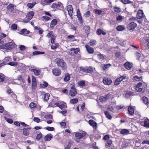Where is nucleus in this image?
<instances>
[{
    "mask_svg": "<svg viewBox=\"0 0 149 149\" xmlns=\"http://www.w3.org/2000/svg\"><path fill=\"white\" fill-rule=\"evenodd\" d=\"M112 143V141L111 140H109L107 141V143L106 144V147H107V146L109 147L111 146Z\"/></svg>",
    "mask_w": 149,
    "mask_h": 149,
    "instance_id": "8fccbe9b",
    "label": "nucleus"
},
{
    "mask_svg": "<svg viewBox=\"0 0 149 149\" xmlns=\"http://www.w3.org/2000/svg\"><path fill=\"white\" fill-rule=\"evenodd\" d=\"M104 113L106 117L109 119H111L112 118V116L111 115L109 114L108 111H105Z\"/></svg>",
    "mask_w": 149,
    "mask_h": 149,
    "instance_id": "37998d69",
    "label": "nucleus"
},
{
    "mask_svg": "<svg viewBox=\"0 0 149 149\" xmlns=\"http://www.w3.org/2000/svg\"><path fill=\"white\" fill-rule=\"evenodd\" d=\"M93 11L96 14L98 15H101L102 13V10L98 9H94Z\"/></svg>",
    "mask_w": 149,
    "mask_h": 149,
    "instance_id": "58836bf2",
    "label": "nucleus"
},
{
    "mask_svg": "<svg viewBox=\"0 0 149 149\" xmlns=\"http://www.w3.org/2000/svg\"><path fill=\"white\" fill-rule=\"evenodd\" d=\"M78 99L77 98H74L71 99L70 101L71 104H75L77 103Z\"/></svg>",
    "mask_w": 149,
    "mask_h": 149,
    "instance_id": "4c0bfd02",
    "label": "nucleus"
},
{
    "mask_svg": "<svg viewBox=\"0 0 149 149\" xmlns=\"http://www.w3.org/2000/svg\"><path fill=\"white\" fill-rule=\"evenodd\" d=\"M142 86V83L139 82L138 83L135 88L137 92H143L144 91L143 90Z\"/></svg>",
    "mask_w": 149,
    "mask_h": 149,
    "instance_id": "f8f14e48",
    "label": "nucleus"
},
{
    "mask_svg": "<svg viewBox=\"0 0 149 149\" xmlns=\"http://www.w3.org/2000/svg\"><path fill=\"white\" fill-rule=\"evenodd\" d=\"M45 53L43 52H41L39 51H35L33 52V54L34 55L40 54H44Z\"/></svg>",
    "mask_w": 149,
    "mask_h": 149,
    "instance_id": "4d7b16f0",
    "label": "nucleus"
},
{
    "mask_svg": "<svg viewBox=\"0 0 149 149\" xmlns=\"http://www.w3.org/2000/svg\"><path fill=\"white\" fill-rule=\"evenodd\" d=\"M46 129L48 131H53L54 130V128L53 127H49L48 126L46 127Z\"/></svg>",
    "mask_w": 149,
    "mask_h": 149,
    "instance_id": "052dcab7",
    "label": "nucleus"
},
{
    "mask_svg": "<svg viewBox=\"0 0 149 149\" xmlns=\"http://www.w3.org/2000/svg\"><path fill=\"white\" fill-rule=\"evenodd\" d=\"M56 61L58 66L61 67L63 70L66 69V64L63 60L62 59L57 58L56 60Z\"/></svg>",
    "mask_w": 149,
    "mask_h": 149,
    "instance_id": "f257e3e1",
    "label": "nucleus"
},
{
    "mask_svg": "<svg viewBox=\"0 0 149 149\" xmlns=\"http://www.w3.org/2000/svg\"><path fill=\"white\" fill-rule=\"evenodd\" d=\"M86 70H87V72H90L92 71H93V69L92 68L89 67L87 68H86Z\"/></svg>",
    "mask_w": 149,
    "mask_h": 149,
    "instance_id": "e2e57ef3",
    "label": "nucleus"
},
{
    "mask_svg": "<svg viewBox=\"0 0 149 149\" xmlns=\"http://www.w3.org/2000/svg\"><path fill=\"white\" fill-rule=\"evenodd\" d=\"M70 75L69 74H66L65 75L64 81H68L70 80Z\"/></svg>",
    "mask_w": 149,
    "mask_h": 149,
    "instance_id": "473e14b6",
    "label": "nucleus"
},
{
    "mask_svg": "<svg viewBox=\"0 0 149 149\" xmlns=\"http://www.w3.org/2000/svg\"><path fill=\"white\" fill-rule=\"evenodd\" d=\"M62 6L61 3L58 2L57 3H54L52 5V7L53 8H56Z\"/></svg>",
    "mask_w": 149,
    "mask_h": 149,
    "instance_id": "393cba45",
    "label": "nucleus"
},
{
    "mask_svg": "<svg viewBox=\"0 0 149 149\" xmlns=\"http://www.w3.org/2000/svg\"><path fill=\"white\" fill-rule=\"evenodd\" d=\"M97 42L95 40H91L89 42V44L90 45L93 46L96 45Z\"/></svg>",
    "mask_w": 149,
    "mask_h": 149,
    "instance_id": "79ce46f5",
    "label": "nucleus"
},
{
    "mask_svg": "<svg viewBox=\"0 0 149 149\" xmlns=\"http://www.w3.org/2000/svg\"><path fill=\"white\" fill-rule=\"evenodd\" d=\"M53 135L51 134H47L45 137V139L46 141H49L52 138Z\"/></svg>",
    "mask_w": 149,
    "mask_h": 149,
    "instance_id": "bb28decb",
    "label": "nucleus"
},
{
    "mask_svg": "<svg viewBox=\"0 0 149 149\" xmlns=\"http://www.w3.org/2000/svg\"><path fill=\"white\" fill-rule=\"evenodd\" d=\"M4 44V45L5 46L6 49H11L15 47L14 44L12 42H8L5 43Z\"/></svg>",
    "mask_w": 149,
    "mask_h": 149,
    "instance_id": "6e6552de",
    "label": "nucleus"
},
{
    "mask_svg": "<svg viewBox=\"0 0 149 149\" xmlns=\"http://www.w3.org/2000/svg\"><path fill=\"white\" fill-rule=\"evenodd\" d=\"M112 97L110 93H108L104 97L101 96L100 97L99 100L101 102L104 101Z\"/></svg>",
    "mask_w": 149,
    "mask_h": 149,
    "instance_id": "1a4fd4ad",
    "label": "nucleus"
},
{
    "mask_svg": "<svg viewBox=\"0 0 149 149\" xmlns=\"http://www.w3.org/2000/svg\"><path fill=\"white\" fill-rule=\"evenodd\" d=\"M51 46V48L52 49H55L58 47L59 44L58 43H53Z\"/></svg>",
    "mask_w": 149,
    "mask_h": 149,
    "instance_id": "ea45409f",
    "label": "nucleus"
},
{
    "mask_svg": "<svg viewBox=\"0 0 149 149\" xmlns=\"http://www.w3.org/2000/svg\"><path fill=\"white\" fill-rule=\"evenodd\" d=\"M114 11L116 13H119L121 11V9L120 8L117 7H114L113 8Z\"/></svg>",
    "mask_w": 149,
    "mask_h": 149,
    "instance_id": "a19ab883",
    "label": "nucleus"
},
{
    "mask_svg": "<svg viewBox=\"0 0 149 149\" xmlns=\"http://www.w3.org/2000/svg\"><path fill=\"white\" fill-rule=\"evenodd\" d=\"M96 33L98 35H100L102 34L104 35H105L106 34L105 32H104L100 29H97V30Z\"/></svg>",
    "mask_w": 149,
    "mask_h": 149,
    "instance_id": "c756f323",
    "label": "nucleus"
},
{
    "mask_svg": "<svg viewBox=\"0 0 149 149\" xmlns=\"http://www.w3.org/2000/svg\"><path fill=\"white\" fill-rule=\"evenodd\" d=\"M85 46L86 49L88 53L92 54L94 53V49L93 48L87 45H86Z\"/></svg>",
    "mask_w": 149,
    "mask_h": 149,
    "instance_id": "f3484780",
    "label": "nucleus"
},
{
    "mask_svg": "<svg viewBox=\"0 0 149 149\" xmlns=\"http://www.w3.org/2000/svg\"><path fill=\"white\" fill-rule=\"evenodd\" d=\"M36 104L32 102H31L29 105L30 107L31 108H33L36 107Z\"/></svg>",
    "mask_w": 149,
    "mask_h": 149,
    "instance_id": "bf43d9fd",
    "label": "nucleus"
},
{
    "mask_svg": "<svg viewBox=\"0 0 149 149\" xmlns=\"http://www.w3.org/2000/svg\"><path fill=\"white\" fill-rule=\"evenodd\" d=\"M89 124L91 125L94 129L96 130L97 127V124L93 120H90L88 121Z\"/></svg>",
    "mask_w": 149,
    "mask_h": 149,
    "instance_id": "dca6fc26",
    "label": "nucleus"
},
{
    "mask_svg": "<svg viewBox=\"0 0 149 149\" xmlns=\"http://www.w3.org/2000/svg\"><path fill=\"white\" fill-rule=\"evenodd\" d=\"M90 15V12L89 11H88L86 12L84 15V16L86 17H88Z\"/></svg>",
    "mask_w": 149,
    "mask_h": 149,
    "instance_id": "5fc2aeb1",
    "label": "nucleus"
},
{
    "mask_svg": "<svg viewBox=\"0 0 149 149\" xmlns=\"http://www.w3.org/2000/svg\"><path fill=\"white\" fill-rule=\"evenodd\" d=\"M77 17L78 18V19L81 22H82V18L81 15L79 10V9H78L77 10Z\"/></svg>",
    "mask_w": 149,
    "mask_h": 149,
    "instance_id": "b1692460",
    "label": "nucleus"
},
{
    "mask_svg": "<svg viewBox=\"0 0 149 149\" xmlns=\"http://www.w3.org/2000/svg\"><path fill=\"white\" fill-rule=\"evenodd\" d=\"M120 1L124 4H125L132 3V2L129 0H120Z\"/></svg>",
    "mask_w": 149,
    "mask_h": 149,
    "instance_id": "c03bdc74",
    "label": "nucleus"
},
{
    "mask_svg": "<svg viewBox=\"0 0 149 149\" xmlns=\"http://www.w3.org/2000/svg\"><path fill=\"white\" fill-rule=\"evenodd\" d=\"M141 124L146 127H149V120H145L143 122H141Z\"/></svg>",
    "mask_w": 149,
    "mask_h": 149,
    "instance_id": "412c9836",
    "label": "nucleus"
},
{
    "mask_svg": "<svg viewBox=\"0 0 149 149\" xmlns=\"http://www.w3.org/2000/svg\"><path fill=\"white\" fill-rule=\"evenodd\" d=\"M141 100L146 105H148L149 104V102L148 98L145 96H143L141 98Z\"/></svg>",
    "mask_w": 149,
    "mask_h": 149,
    "instance_id": "aec40b11",
    "label": "nucleus"
},
{
    "mask_svg": "<svg viewBox=\"0 0 149 149\" xmlns=\"http://www.w3.org/2000/svg\"><path fill=\"white\" fill-rule=\"evenodd\" d=\"M48 85V84L45 81H44L43 82V84H41L40 85V86L42 88H44L47 87Z\"/></svg>",
    "mask_w": 149,
    "mask_h": 149,
    "instance_id": "09e8293b",
    "label": "nucleus"
},
{
    "mask_svg": "<svg viewBox=\"0 0 149 149\" xmlns=\"http://www.w3.org/2000/svg\"><path fill=\"white\" fill-rule=\"evenodd\" d=\"M110 139L109 136V135H106L104 136V137L103 139L105 140H107L108 141L109 140V139Z\"/></svg>",
    "mask_w": 149,
    "mask_h": 149,
    "instance_id": "0e129e2a",
    "label": "nucleus"
},
{
    "mask_svg": "<svg viewBox=\"0 0 149 149\" xmlns=\"http://www.w3.org/2000/svg\"><path fill=\"white\" fill-rule=\"evenodd\" d=\"M32 88L33 89H35L37 87V83L35 78L33 76H32Z\"/></svg>",
    "mask_w": 149,
    "mask_h": 149,
    "instance_id": "a211bd4d",
    "label": "nucleus"
},
{
    "mask_svg": "<svg viewBox=\"0 0 149 149\" xmlns=\"http://www.w3.org/2000/svg\"><path fill=\"white\" fill-rule=\"evenodd\" d=\"M42 18L43 19H45L46 21L49 20L51 19V18L50 17H48L47 16H43L42 17Z\"/></svg>",
    "mask_w": 149,
    "mask_h": 149,
    "instance_id": "338daca9",
    "label": "nucleus"
},
{
    "mask_svg": "<svg viewBox=\"0 0 149 149\" xmlns=\"http://www.w3.org/2000/svg\"><path fill=\"white\" fill-rule=\"evenodd\" d=\"M4 118L5 119V120L8 123H13V120L11 119H10V118H7L6 117H4Z\"/></svg>",
    "mask_w": 149,
    "mask_h": 149,
    "instance_id": "603ef678",
    "label": "nucleus"
},
{
    "mask_svg": "<svg viewBox=\"0 0 149 149\" xmlns=\"http://www.w3.org/2000/svg\"><path fill=\"white\" fill-rule=\"evenodd\" d=\"M86 135L85 132H77L75 134V136L76 139V141L79 142V140L82 138L84 136Z\"/></svg>",
    "mask_w": 149,
    "mask_h": 149,
    "instance_id": "20e7f679",
    "label": "nucleus"
},
{
    "mask_svg": "<svg viewBox=\"0 0 149 149\" xmlns=\"http://www.w3.org/2000/svg\"><path fill=\"white\" fill-rule=\"evenodd\" d=\"M136 26V24L133 22L128 24L127 28L129 30H134Z\"/></svg>",
    "mask_w": 149,
    "mask_h": 149,
    "instance_id": "9b49d317",
    "label": "nucleus"
},
{
    "mask_svg": "<svg viewBox=\"0 0 149 149\" xmlns=\"http://www.w3.org/2000/svg\"><path fill=\"white\" fill-rule=\"evenodd\" d=\"M141 79V77H138L137 76H135L134 77L133 80L136 81H139Z\"/></svg>",
    "mask_w": 149,
    "mask_h": 149,
    "instance_id": "de8ad7c7",
    "label": "nucleus"
},
{
    "mask_svg": "<svg viewBox=\"0 0 149 149\" xmlns=\"http://www.w3.org/2000/svg\"><path fill=\"white\" fill-rule=\"evenodd\" d=\"M19 48L21 51L24 50L25 49V47L24 45H21L20 46Z\"/></svg>",
    "mask_w": 149,
    "mask_h": 149,
    "instance_id": "69168bd1",
    "label": "nucleus"
},
{
    "mask_svg": "<svg viewBox=\"0 0 149 149\" xmlns=\"http://www.w3.org/2000/svg\"><path fill=\"white\" fill-rule=\"evenodd\" d=\"M6 92L8 94H12L11 95H15L11 89L9 88L7 90Z\"/></svg>",
    "mask_w": 149,
    "mask_h": 149,
    "instance_id": "864d4df0",
    "label": "nucleus"
},
{
    "mask_svg": "<svg viewBox=\"0 0 149 149\" xmlns=\"http://www.w3.org/2000/svg\"><path fill=\"white\" fill-rule=\"evenodd\" d=\"M120 133L122 134H130V131L128 130L123 129L120 131Z\"/></svg>",
    "mask_w": 149,
    "mask_h": 149,
    "instance_id": "cd10ccee",
    "label": "nucleus"
},
{
    "mask_svg": "<svg viewBox=\"0 0 149 149\" xmlns=\"http://www.w3.org/2000/svg\"><path fill=\"white\" fill-rule=\"evenodd\" d=\"M125 29V27L123 25H119L116 27V29L118 31H121L124 30Z\"/></svg>",
    "mask_w": 149,
    "mask_h": 149,
    "instance_id": "7c9ffc66",
    "label": "nucleus"
},
{
    "mask_svg": "<svg viewBox=\"0 0 149 149\" xmlns=\"http://www.w3.org/2000/svg\"><path fill=\"white\" fill-rule=\"evenodd\" d=\"M78 84L79 86H84L85 85V82L83 81H80L78 82Z\"/></svg>",
    "mask_w": 149,
    "mask_h": 149,
    "instance_id": "6e6d98bb",
    "label": "nucleus"
},
{
    "mask_svg": "<svg viewBox=\"0 0 149 149\" xmlns=\"http://www.w3.org/2000/svg\"><path fill=\"white\" fill-rule=\"evenodd\" d=\"M30 33L29 31H27L26 29H22L20 32V34L22 35H26Z\"/></svg>",
    "mask_w": 149,
    "mask_h": 149,
    "instance_id": "4be33fe9",
    "label": "nucleus"
},
{
    "mask_svg": "<svg viewBox=\"0 0 149 149\" xmlns=\"http://www.w3.org/2000/svg\"><path fill=\"white\" fill-rule=\"evenodd\" d=\"M42 136V134L41 133H40L37 135L36 137V138L37 139L39 140L41 138Z\"/></svg>",
    "mask_w": 149,
    "mask_h": 149,
    "instance_id": "774afa93",
    "label": "nucleus"
},
{
    "mask_svg": "<svg viewBox=\"0 0 149 149\" xmlns=\"http://www.w3.org/2000/svg\"><path fill=\"white\" fill-rule=\"evenodd\" d=\"M123 17L121 16V15H119L116 18V20L118 21H120L123 19Z\"/></svg>",
    "mask_w": 149,
    "mask_h": 149,
    "instance_id": "680f3d73",
    "label": "nucleus"
},
{
    "mask_svg": "<svg viewBox=\"0 0 149 149\" xmlns=\"http://www.w3.org/2000/svg\"><path fill=\"white\" fill-rule=\"evenodd\" d=\"M66 10L68 11V15L71 17L72 15L73 8L71 5H69L66 8Z\"/></svg>",
    "mask_w": 149,
    "mask_h": 149,
    "instance_id": "9d476101",
    "label": "nucleus"
},
{
    "mask_svg": "<svg viewBox=\"0 0 149 149\" xmlns=\"http://www.w3.org/2000/svg\"><path fill=\"white\" fill-rule=\"evenodd\" d=\"M59 104V107L61 109H62L65 108L66 106V103L63 101H60Z\"/></svg>",
    "mask_w": 149,
    "mask_h": 149,
    "instance_id": "72a5a7b5",
    "label": "nucleus"
},
{
    "mask_svg": "<svg viewBox=\"0 0 149 149\" xmlns=\"http://www.w3.org/2000/svg\"><path fill=\"white\" fill-rule=\"evenodd\" d=\"M145 17V16L144 15L143 11L142 10H139L137 13L136 14V18L137 19H140Z\"/></svg>",
    "mask_w": 149,
    "mask_h": 149,
    "instance_id": "423d86ee",
    "label": "nucleus"
},
{
    "mask_svg": "<svg viewBox=\"0 0 149 149\" xmlns=\"http://www.w3.org/2000/svg\"><path fill=\"white\" fill-rule=\"evenodd\" d=\"M34 13L33 11H31L25 17V19L24 20V22L27 23L33 17Z\"/></svg>",
    "mask_w": 149,
    "mask_h": 149,
    "instance_id": "7ed1b4c3",
    "label": "nucleus"
},
{
    "mask_svg": "<svg viewBox=\"0 0 149 149\" xmlns=\"http://www.w3.org/2000/svg\"><path fill=\"white\" fill-rule=\"evenodd\" d=\"M97 57L100 61H102L104 59V56L101 54H99L97 55Z\"/></svg>",
    "mask_w": 149,
    "mask_h": 149,
    "instance_id": "2f4dec72",
    "label": "nucleus"
},
{
    "mask_svg": "<svg viewBox=\"0 0 149 149\" xmlns=\"http://www.w3.org/2000/svg\"><path fill=\"white\" fill-rule=\"evenodd\" d=\"M77 93L76 88H75L74 86L73 85L71 86L69 91V95L71 97H74L77 94Z\"/></svg>",
    "mask_w": 149,
    "mask_h": 149,
    "instance_id": "39448f33",
    "label": "nucleus"
},
{
    "mask_svg": "<svg viewBox=\"0 0 149 149\" xmlns=\"http://www.w3.org/2000/svg\"><path fill=\"white\" fill-rule=\"evenodd\" d=\"M57 23V21L56 19H53L51 22L50 26L51 28H53Z\"/></svg>",
    "mask_w": 149,
    "mask_h": 149,
    "instance_id": "c85d7f7f",
    "label": "nucleus"
},
{
    "mask_svg": "<svg viewBox=\"0 0 149 149\" xmlns=\"http://www.w3.org/2000/svg\"><path fill=\"white\" fill-rule=\"evenodd\" d=\"M79 51V48H72L71 49L70 51H69V53L71 55H74L77 54Z\"/></svg>",
    "mask_w": 149,
    "mask_h": 149,
    "instance_id": "0eeeda50",
    "label": "nucleus"
},
{
    "mask_svg": "<svg viewBox=\"0 0 149 149\" xmlns=\"http://www.w3.org/2000/svg\"><path fill=\"white\" fill-rule=\"evenodd\" d=\"M128 112L129 114L130 115H132L134 113V108L131 106H130L128 108Z\"/></svg>",
    "mask_w": 149,
    "mask_h": 149,
    "instance_id": "a878e982",
    "label": "nucleus"
},
{
    "mask_svg": "<svg viewBox=\"0 0 149 149\" xmlns=\"http://www.w3.org/2000/svg\"><path fill=\"white\" fill-rule=\"evenodd\" d=\"M6 35L5 34H4L3 33H1L0 35V44H3V41H2L1 40L3 38L6 37Z\"/></svg>",
    "mask_w": 149,
    "mask_h": 149,
    "instance_id": "e433bc0d",
    "label": "nucleus"
},
{
    "mask_svg": "<svg viewBox=\"0 0 149 149\" xmlns=\"http://www.w3.org/2000/svg\"><path fill=\"white\" fill-rule=\"evenodd\" d=\"M17 25L15 24H13L11 26V30H16L17 29Z\"/></svg>",
    "mask_w": 149,
    "mask_h": 149,
    "instance_id": "3c124183",
    "label": "nucleus"
},
{
    "mask_svg": "<svg viewBox=\"0 0 149 149\" xmlns=\"http://www.w3.org/2000/svg\"><path fill=\"white\" fill-rule=\"evenodd\" d=\"M103 82L105 85H109L112 82V80L107 77H104L103 79Z\"/></svg>",
    "mask_w": 149,
    "mask_h": 149,
    "instance_id": "4468645a",
    "label": "nucleus"
},
{
    "mask_svg": "<svg viewBox=\"0 0 149 149\" xmlns=\"http://www.w3.org/2000/svg\"><path fill=\"white\" fill-rule=\"evenodd\" d=\"M49 93H47L45 94L44 95V100L46 101L49 99Z\"/></svg>",
    "mask_w": 149,
    "mask_h": 149,
    "instance_id": "49530a36",
    "label": "nucleus"
},
{
    "mask_svg": "<svg viewBox=\"0 0 149 149\" xmlns=\"http://www.w3.org/2000/svg\"><path fill=\"white\" fill-rule=\"evenodd\" d=\"M124 66L127 69L130 70L132 67V65L131 63L127 62L125 63Z\"/></svg>",
    "mask_w": 149,
    "mask_h": 149,
    "instance_id": "f704fd0d",
    "label": "nucleus"
},
{
    "mask_svg": "<svg viewBox=\"0 0 149 149\" xmlns=\"http://www.w3.org/2000/svg\"><path fill=\"white\" fill-rule=\"evenodd\" d=\"M125 76H121L117 78L115 81L114 82V84L116 85H118L120 83L121 81L123 79H125Z\"/></svg>",
    "mask_w": 149,
    "mask_h": 149,
    "instance_id": "ddd939ff",
    "label": "nucleus"
},
{
    "mask_svg": "<svg viewBox=\"0 0 149 149\" xmlns=\"http://www.w3.org/2000/svg\"><path fill=\"white\" fill-rule=\"evenodd\" d=\"M47 37L51 39V43L52 44L55 42L56 36L52 31H50L47 34Z\"/></svg>",
    "mask_w": 149,
    "mask_h": 149,
    "instance_id": "f03ea898",
    "label": "nucleus"
},
{
    "mask_svg": "<svg viewBox=\"0 0 149 149\" xmlns=\"http://www.w3.org/2000/svg\"><path fill=\"white\" fill-rule=\"evenodd\" d=\"M111 66V65L109 63L107 64H102L101 66V68L104 70H107L108 68Z\"/></svg>",
    "mask_w": 149,
    "mask_h": 149,
    "instance_id": "6ab92c4d",
    "label": "nucleus"
},
{
    "mask_svg": "<svg viewBox=\"0 0 149 149\" xmlns=\"http://www.w3.org/2000/svg\"><path fill=\"white\" fill-rule=\"evenodd\" d=\"M30 129L29 128H25L23 130V133L25 136H27L29 134V130Z\"/></svg>",
    "mask_w": 149,
    "mask_h": 149,
    "instance_id": "5701e85b",
    "label": "nucleus"
},
{
    "mask_svg": "<svg viewBox=\"0 0 149 149\" xmlns=\"http://www.w3.org/2000/svg\"><path fill=\"white\" fill-rule=\"evenodd\" d=\"M30 71L31 72H33L34 73V74L36 75H39L40 73V72L39 70L36 69H31Z\"/></svg>",
    "mask_w": 149,
    "mask_h": 149,
    "instance_id": "c9c22d12",
    "label": "nucleus"
},
{
    "mask_svg": "<svg viewBox=\"0 0 149 149\" xmlns=\"http://www.w3.org/2000/svg\"><path fill=\"white\" fill-rule=\"evenodd\" d=\"M4 80V75L2 74H0V82H3Z\"/></svg>",
    "mask_w": 149,
    "mask_h": 149,
    "instance_id": "13d9d810",
    "label": "nucleus"
},
{
    "mask_svg": "<svg viewBox=\"0 0 149 149\" xmlns=\"http://www.w3.org/2000/svg\"><path fill=\"white\" fill-rule=\"evenodd\" d=\"M36 4V2H34L32 3H28L27 4V6L28 7L31 8L33 7Z\"/></svg>",
    "mask_w": 149,
    "mask_h": 149,
    "instance_id": "a18cd8bd",
    "label": "nucleus"
},
{
    "mask_svg": "<svg viewBox=\"0 0 149 149\" xmlns=\"http://www.w3.org/2000/svg\"><path fill=\"white\" fill-rule=\"evenodd\" d=\"M53 74L56 76H58L61 74V71L60 70L57 68H55L52 71Z\"/></svg>",
    "mask_w": 149,
    "mask_h": 149,
    "instance_id": "2eb2a0df",
    "label": "nucleus"
}]
</instances>
